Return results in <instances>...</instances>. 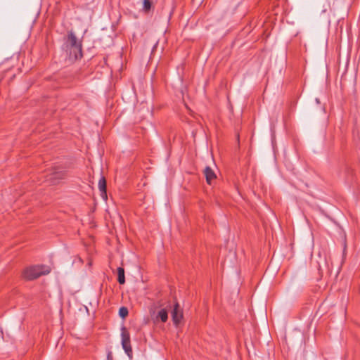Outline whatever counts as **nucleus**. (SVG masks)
I'll return each instance as SVG.
<instances>
[{
    "instance_id": "nucleus-1",
    "label": "nucleus",
    "mask_w": 360,
    "mask_h": 360,
    "mask_svg": "<svg viewBox=\"0 0 360 360\" xmlns=\"http://www.w3.org/2000/svg\"><path fill=\"white\" fill-rule=\"evenodd\" d=\"M63 49L70 60H75L82 56V44L73 32H68V34L63 44Z\"/></svg>"
},
{
    "instance_id": "nucleus-2",
    "label": "nucleus",
    "mask_w": 360,
    "mask_h": 360,
    "mask_svg": "<svg viewBox=\"0 0 360 360\" xmlns=\"http://www.w3.org/2000/svg\"><path fill=\"white\" fill-rule=\"evenodd\" d=\"M50 271L51 269L48 266H32L25 269L23 271V277L27 280H34L42 275L49 274Z\"/></svg>"
},
{
    "instance_id": "nucleus-3",
    "label": "nucleus",
    "mask_w": 360,
    "mask_h": 360,
    "mask_svg": "<svg viewBox=\"0 0 360 360\" xmlns=\"http://www.w3.org/2000/svg\"><path fill=\"white\" fill-rule=\"evenodd\" d=\"M122 346L128 356L132 355V349L131 347L130 335L125 327L121 328Z\"/></svg>"
},
{
    "instance_id": "nucleus-4",
    "label": "nucleus",
    "mask_w": 360,
    "mask_h": 360,
    "mask_svg": "<svg viewBox=\"0 0 360 360\" xmlns=\"http://www.w3.org/2000/svg\"><path fill=\"white\" fill-rule=\"evenodd\" d=\"M65 176V172L58 169H53L47 176V181L56 184L60 179Z\"/></svg>"
},
{
    "instance_id": "nucleus-5",
    "label": "nucleus",
    "mask_w": 360,
    "mask_h": 360,
    "mask_svg": "<svg viewBox=\"0 0 360 360\" xmlns=\"http://www.w3.org/2000/svg\"><path fill=\"white\" fill-rule=\"evenodd\" d=\"M171 314L174 323L175 325H178L183 318V312L181 310L179 304L178 303H176L174 304Z\"/></svg>"
},
{
    "instance_id": "nucleus-6",
    "label": "nucleus",
    "mask_w": 360,
    "mask_h": 360,
    "mask_svg": "<svg viewBox=\"0 0 360 360\" xmlns=\"http://www.w3.org/2000/svg\"><path fill=\"white\" fill-rule=\"evenodd\" d=\"M203 173L205 174L207 183L211 185L212 181L217 177L214 172L210 167L207 166L204 169Z\"/></svg>"
},
{
    "instance_id": "nucleus-7",
    "label": "nucleus",
    "mask_w": 360,
    "mask_h": 360,
    "mask_svg": "<svg viewBox=\"0 0 360 360\" xmlns=\"http://www.w3.org/2000/svg\"><path fill=\"white\" fill-rule=\"evenodd\" d=\"M98 186L99 191H101V195L102 196L103 198L106 199V180L104 176H101V179H99Z\"/></svg>"
},
{
    "instance_id": "nucleus-8",
    "label": "nucleus",
    "mask_w": 360,
    "mask_h": 360,
    "mask_svg": "<svg viewBox=\"0 0 360 360\" xmlns=\"http://www.w3.org/2000/svg\"><path fill=\"white\" fill-rule=\"evenodd\" d=\"M167 319H168V311L166 309H161L157 316H156V319H160L161 320L162 322H166L167 321Z\"/></svg>"
},
{
    "instance_id": "nucleus-9",
    "label": "nucleus",
    "mask_w": 360,
    "mask_h": 360,
    "mask_svg": "<svg viewBox=\"0 0 360 360\" xmlns=\"http://www.w3.org/2000/svg\"><path fill=\"white\" fill-rule=\"evenodd\" d=\"M117 281L120 284H124L125 283L124 270L122 267H118L117 269Z\"/></svg>"
},
{
    "instance_id": "nucleus-10",
    "label": "nucleus",
    "mask_w": 360,
    "mask_h": 360,
    "mask_svg": "<svg viewBox=\"0 0 360 360\" xmlns=\"http://www.w3.org/2000/svg\"><path fill=\"white\" fill-rule=\"evenodd\" d=\"M129 313L128 309L125 307H122L119 309V315L121 318L124 319L127 316Z\"/></svg>"
},
{
    "instance_id": "nucleus-11",
    "label": "nucleus",
    "mask_w": 360,
    "mask_h": 360,
    "mask_svg": "<svg viewBox=\"0 0 360 360\" xmlns=\"http://www.w3.org/2000/svg\"><path fill=\"white\" fill-rule=\"evenodd\" d=\"M151 7V3L149 0H144L143 1V8L146 10V11H148L150 10Z\"/></svg>"
},
{
    "instance_id": "nucleus-12",
    "label": "nucleus",
    "mask_w": 360,
    "mask_h": 360,
    "mask_svg": "<svg viewBox=\"0 0 360 360\" xmlns=\"http://www.w3.org/2000/svg\"><path fill=\"white\" fill-rule=\"evenodd\" d=\"M107 360H112V353L111 351H108L107 354Z\"/></svg>"
},
{
    "instance_id": "nucleus-13",
    "label": "nucleus",
    "mask_w": 360,
    "mask_h": 360,
    "mask_svg": "<svg viewBox=\"0 0 360 360\" xmlns=\"http://www.w3.org/2000/svg\"><path fill=\"white\" fill-rule=\"evenodd\" d=\"M316 101L317 103H319V98H316Z\"/></svg>"
}]
</instances>
